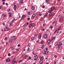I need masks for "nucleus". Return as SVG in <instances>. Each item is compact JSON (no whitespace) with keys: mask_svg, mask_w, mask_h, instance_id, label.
<instances>
[{"mask_svg":"<svg viewBox=\"0 0 64 64\" xmlns=\"http://www.w3.org/2000/svg\"><path fill=\"white\" fill-rule=\"evenodd\" d=\"M6 61L7 62H9L10 61V58H8L6 60Z\"/></svg>","mask_w":64,"mask_h":64,"instance_id":"nucleus-6","label":"nucleus"},{"mask_svg":"<svg viewBox=\"0 0 64 64\" xmlns=\"http://www.w3.org/2000/svg\"><path fill=\"white\" fill-rule=\"evenodd\" d=\"M46 25V24H43V26H45Z\"/></svg>","mask_w":64,"mask_h":64,"instance_id":"nucleus-39","label":"nucleus"},{"mask_svg":"<svg viewBox=\"0 0 64 64\" xmlns=\"http://www.w3.org/2000/svg\"><path fill=\"white\" fill-rule=\"evenodd\" d=\"M47 34H45L44 36V38H47Z\"/></svg>","mask_w":64,"mask_h":64,"instance_id":"nucleus-11","label":"nucleus"},{"mask_svg":"<svg viewBox=\"0 0 64 64\" xmlns=\"http://www.w3.org/2000/svg\"><path fill=\"white\" fill-rule=\"evenodd\" d=\"M6 5H8V3H6Z\"/></svg>","mask_w":64,"mask_h":64,"instance_id":"nucleus-63","label":"nucleus"},{"mask_svg":"<svg viewBox=\"0 0 64 64\" xmlns=\"http://www.w3.org/2000/svg\"><path fill=\"white\" fill-rule=\"evenodd\" d=\"M35 25V24H30L29 26V27H33Z\"/></svg>","mask_w":64,"mask_h":64,"instance_id":"nucleus-3","label":"nucleus"},{"mask_svg":"<svg viewBox=\"0 0 64 64\" xmlns=\"http://www.w3.org/2000/svg\"><path fill=\"white\" fill-rule=\"evenodd\" d=\"M2 24L3 25H5V23H3Z\"/></svg>","mask_w":64,"mask_h":64,"instance_id":"nucleus-49","label":"nucleus"},{"mask_svg":"<svg viewBox=\"0 0 64 64\" xmlns=\"http://www.w3.org/2000/svg\"><path fill=\"white\" fill-rule=\"evenodd\" d=\"M55 21H54V22H53L52 24H55Z\"/></svg>","mask_w":64,"mask_h":64,"instance_id":"nucleus-45","label":"nucleus"},{"mask_svg":"<svg viewBox=\"0 0 64 64\" xmlns=\"http://www.w3.org/2000/svg\"><path fill=\"white\" fill-rule=\"evenodd\" d=\"M54 9H55V6L52 7L51 8V11H53Z\"/></svg>","mask_w":64,"mask_h":64,"instance_id":"nucleus-9","label":"nucleus"},{"mask_svg":"<svg viewBox=\"0 0 64 64\" xmlns=\"http://www.w3.org/2000/svg\"><path fill=\"white\" fill-rule=\"evenodd\" d=\"M17 61H16V62H14V61H12V64H14V63H16Z\"/></svg>","mask_w":64,"mask_h":64,"instance_id":"nucleus-17","label":"nucleus"},{"mask_svg":"<svg viewBox=\"0 0 64 64\" xmlns=\"http://www.w3.org/2000/svg\"><path fill=\"white\" fill-rule=\"evenodd\" d=\"M19 62H22V60H20L19 61Z\"/></svg>","mask_w":64,"mask_h":64,"instance_id":"nucleus-43","label":"nucleus"},{"mask_svg":"<svg viewBox=\"0 0 64 64\" xmlns=\"http://www.w3.org/2000/svg\"><path fill=\"white\" fill-rule=\"evenodd\" d=\"M2 17H4V18H6V14H2Z\"/></svg>","mask_w":64,"mask_h":64,"instance_id":"nucleus-2","label":"nucleus"},{"mask_svg":"<svg viewBox=\"0 0 64 64\" xmlns=\"http://www.w3.org/2000/svg\"><path fill=\"white\" fill-rule=\"evenodd\" d=\"M48 51H45L43 52V54L44 55H48Z\"/></svg>","mask_w":64,"mask_h":64,"instance_id":"nucleus-1","label":"nucleus"},{"mask_svg":"<svg viewBox=\"0 0 64 64\" xmlns=\"http://www.w3.org/2000/svg\"><path fill=\"white\" fill-rule=\"evenodd\" d=\"M16 38V36H14L12 38L11 40H15V39Z\"/></svg>","mask_w":64,"mask_h":64,"instance_id":"nucleus-7","label":"nucleus"},{"mask_svg":"<svg viewBox=\"0 0 64 64\" xmlns=\"http://www.w3.org/2000/svg\"><path fill=\"white\" fill-rule=\"evenodd\" d=\"M8 56H10V54H8Z\"/></svg>","mask_w":64,"mask_h":64,"instance_id":"nucleus-50","label":"nucleus"},{"mask_svg":"<svg viewBox=\"0 0 64 64\" xmlns=\"http://www.w3.org/2000/svg\"><path fill=\"white\" fill-rule=\"evenodd\" d=\"M15 60H16L15 58H14L13 59V61H14V62H16V61H15Z\"/></svg>","mask_w":64,"mask_h":64,"instance_id":"nucleus-26","label":"nucleus"},{"mask_svg":"<svg viewBox=\"0 0 64 64\" xmlns=\"http://www.w3.org/2000/svg\"><path fill=\"white\" fill-rule=\"evenodd\" d=\"M53 15V12H52L50 13L49 14V15L50 16H49V17H51L52 15Z\"/></svg>","mask_w":64,"mask_h":64,"instance_id":"nucleus-4","label":"nucleus"},{"mask_svg":"<svg viewBox=\"0 0 64 64\" xmlns=\"http://www.w3.org/2000/svg\"><path fill=\"white\" fill-rule=\"evenodd\" d=\"M60 18H62V16L60 15L59 16Z\"/></svg>","mask_w":64,"mask_h":64,"instance_id":"nucleus-40","label":"nucleus"},{"mask_svg":"<svg viewBox=\"0 0 64 64\" xmlns=\"http://www.w3.org/2000/svg\"><path fill=\"white\" fill-rule=\"evenodd\" d=\"M26 50L25 49H24V51H25Z\"/></svg>","mask_w":64,"mask_h":64,"instance_id":"nucleus-60","label":"nucleus"},{"mask_svg":"<svg viewBox=\"0 0 64 64\" xmlns=\"http://www.w3.org/2000/svg\"><path fill=\"white\" fill-rule=\"evenodd\" d=\"M61 29V27H59L58 29L57 30H56V32L57 33H58L59 31Z\"/></svg>","mask_w":64,"mask_h":64,"instance_id":"nucleus-5","label":"nucleus"},{"mask_svg":"<svg viewBox=\"0 0 64 64\" xmlns=\"http://www.w3.org/2000/svg\"><path fill=\"white\" fill-rule=\"evenodd\" d=\"M39 14V12H37L36 13V14L38 15Z\"/></svg>","mask_w":64,"mask_h":64,"instance_id":"nucleus-48","label":"nucleus"},{"mask_svg":"<svg viewBox=\"0 0 64 64\" xmlns=\"http://www.w3.org/2000/svg\"><path fill=\"white\" fill-rule=\"evenodd\" d=\"M50 32V33H52V31L51 30V31H49Z\"/></svg>","mask_w":64,"mask_h":64,"instance_id":"nucleus-55","label":"nucleus"},{"mask_svg":"<svg viewBox=\"0 0 64 64\" xmlns=\"http://www.w3.org/2000/svg\"><path fill=\"white\" fill-rule=\"evenodd\" d=\"M2 4H3V5H4L5 4V2H4Z\"/></svg>","mask_w":64,"mask_h":64,"instance_id":"nucleus-54","label":"nucleus"},{"mask_svg":"<svg viewBox=\"0 0 64 64\" xmlns=\"http://www.w3.org/2000/svg\"><path fill=\"white\" fill-rule=\"evenodd\" d=\"M48 44H50V40L49 39L48 40Z\"/></svg>","mask_w":64,"mask_h":64,"instance_id":"nucleus-20","label":"nucleus"},{"mask_svg":"<svg viewBox=\"0 0 64 64\" xmlns=\"http://www.w3.org/2000/svg\"><path fill=\"white\" fill-rule=\"evenodd\" d=\"M54 57H56H56H57V56H56V55H55Z\"/></svg>","mask_w":64,"mask_h":64,"instance_id":"nucleus-56","label":"nucleus"},{"mask_svg":"<svg viewBox=\"0 0 64 64\" xmlns=\"http://www.w3.org/2000/svg\"><path fill=\"white\" fill-rule=\"evenodd\" d=\"M17 7H16V6L14 5V10H16V8Z\"/></svg>","mask_w":64,"mask_h":64,"instance_id":"nucleus-10","label":"nucleus"},{"mask_svg":"<svg viewBox=\"0 0 64 64\" xmlns=\"http://www.w3.org/2000/svg\"><path fill=\"white\" fill-rule=\"evenodd\" d=\"M58 43L57 42H55V44H54V45H57L58 44Z\"/></svg>","mask_w":64,"mask_h":64,"instance_id":"nucleus-32","label":"nucleus"},{"mask_svg":"<svg viewBox=\"0 0 64 64\" xmlns=\"http://www.w3.org/2000/svg\"><path fill=\"white\" fill-rule=\"evenodd\" d=\"M42 8H45V6H42Z\"/></svg>","mask_w":64,"mask_h":64,"instance_id":"nucleus-51","label":"nucleus"},{"mask_svg":"<svg viewBox=\"0 0 64 64\" xmlns=\"http://www.w3.org/2000/svg\"><path fill=\"white\" fill-rule=\"evenodd\" d=\"M43 59H44V58L42 57H41V58H40V60H43Z\"/></svg>","mask_w":64,"mask_h":64,"instance_id":"nucleus-23","label":"nucleus"},{"mask_svg":"<svg viewBox=\"0 0 64 64\" xmlns=\"http://www.w3.org/2000/svg\"><path fill=\"white\" fill-rule=\"evenodd\" d=\"M5 39L6 40H7V37H6L5 38Z\"/></svg>","mask_w":64,"mask_h":64,"instance_id":"nucleus-57","label":"nucleus"},{"mask_svg":"<svg viewBox=\"0 0 64 64\" xmlns=\"http://www.w3.org/2000/svg\"><path fill=\"white\" fill-rule=\"evenodd\" d=\"M34 36L32 37V38H31V40H33V39H34Z\"/></svg>","mask_w":64,"mask_h":64,"instance_id":"nucleus-24","label":"nucleus"},{"mask_svg":"<svg viewBox=\"0 0 64 64\" xmlns=\"http://www.w3.org/2000/svg\"><path fill=\"white\" fill-rule=\"evenodd\" d=\"M41 36H42L41 34H40L39 35L38 38L40 39V38H41Z\"/></svg>","mask_w":64,"mask_h":64,"instance_id":"nucleus-18","label":"nucleus"},{"mask_svg":"<svg viewBox=\"0 0 64 64\" xmlns=\"http://www.w3.org/2000/svg\"><path fill=\"white\" fill-rule=\"evenodd\" d=\"M16 51H19V50L16 49Z\"/></svg>","mask_w":64,"mask_h":64,"instance_id":"nucleus-61","label":"nucleus"},{"mask_svg":"<svg viewBox=\"0 0 64 64\" xmlns=\"http://www.w3.org/2000/svg\"><path fill=\"white\" fill-rule=\"evenodd\" d=\"M29 59H30V60L31 59V57H29Z\"/></svg>","mask_w":64,"mask_h":64,"instance_id":"nucleus-58","label":"nucleus"},{"mask_svg":"<svg viewBox=\"0 0 64 64\" xmlns=\"http://www.w3.org/2000/svg\"><path fill=\"white\" fill-rule=\"evenodd\" d=\"M47 15H48V14L46 13V14L44 16V17H47Z\"/></svg>","mask_w":64,"mask_h":64,"instance_id":"nucleus-16","label":"nucleus"},{"mask_svg":"<svg viewBox=\"0 0 64 64\" xmlns=\"http://www.w3.org/2000/svg\"><path fill=\"white\" fill-rule=\"evenodd\" d=\"M42 15V14H40L39 15V16H41Z\"/></svg>","mask_w":64,"mask_h":64,"instance_id":"nucleus-62","label":"nucleus"},{"mask_svg":"<svg viewBox=\"0 0 64 64\" xmlns=\"http://www.w3.org/2000/svg\"><path fill=\"white\" fill-rule=\"evenodd\" d=\"M43 41L42 40L41 42V44H42L44 43Z\"/></svg>","mask_w":64,"mask_h":64,"instance_id":"nucleus-30","label":"nucleus"},{"mask_svg":"<svg viewBox=\"0 0 64 64\" xmlns=\"http://www.w3.org/2000/svg\"><path fill=\"white\" fill-rule=\"evenodd\" d=\"M56 38V37L55 36H54L53 37H52V38H51V39L52 40H54Z\"/></svg>","mask_w":64,"mask_h":64,"instance_id":"nucleus-13","label":"nucleus"},{"mask_svg":"<svg viewBox=\"0 0 64 64\" xmlns=\"http://www.w3.org/2000/svg\"><path fill=\"white\" fill-rule=\"evenodd\" d=\"M18 47H20V44H18Z\"/></svg>","mask_w":64,"mask_h":64,"instance_id":"nucleus-53","label":"nucleus"},{"mask_svg":"<svg viewBox=\"0 0 64 64\" xmlns=\"http://www.w3.org/2000/svg\"><path fill=\"white\" fill-rule=\"evenodd\" d=\"M62 59H64V56H63L62 57Z\"/></svg>","mask_w":64,"mask_h":64,"instance_id":"nucleus-64","label":"nucleus"},{"mask_svg":"<svg viewBox=\"0 0 64 64\" xmlns=\"http://www.w3.org/2000/svg\"><path fill=\"white\" fill-rule=\"evenodd\" d=\"M9 16L10 17H11L12 16V14L11 12H10L9 14Z\"/></svg>","mask_w":64,"mask_h":64,"instance_id":"nucleus-19","label":"nucleus"},{"mask_svg":"<svg viewBox=\"0 0 64 64\" xmlns=\"http://www.w3.org/2000/svg\"><path fill=\"white\" fill-rule=\"evenodd\" d=\"M50 28H51V29H52V28H53V26H50Z\"/></svg>","mask_w":64,"mask_h":64,"instance_id":"nucleus-42","label":"nucleus"},{"mask_svg":"<svg viewBox=\"0 0 64 64\" xmlns=\"http://www.w3.org/2000/svg\"><path fill=\"white\" fill-rule=\"evenodd\" d=\"M25 16V15L24 14L23 15L21 18V19H23L24 18V17Z\"/></svg>","mask_w":64,"mask_h":64,"instance_id":"nucleus-12","label":"nucleus"},{"mask_svg":"<svg viewBox=\"0 0 64 64\" xmlns=\"http://www.w3.org/2000/svg\"><path fill=\"white\" fill-rule=\"evenodd\" d=\"M2 2H4V1H6V0H2Z\"/></svg>","mask_w":64,"mask_h":64,"instance_id":"nucleus-46","label":"nucleus"},{"mask_svg":"<svg viewBox=\"0 0 64 64\" xmlns=\"http://www.w3.org/2000/svg\"><path fill=\"white\" fill-rule=\"evenodd\" d=\"M56 31L55 30V32H54V34H56Z\"/></svg>","mask_w":64,"mask_h":64,"instance_id":"nucleus-52","label":"nucleus"},{"mask_svg":"<svg viewBox=\"0 0 64 64\" xmlns=\"http://www.w3.org/2000/svg\"><path fill=\"white\" fill-rule=\"evenodd\" d=\"M49 0H45V2L46 3H47L49 2Z\"/></svg>","mask_w":64,"mask_h":64,"instance_id":"nucleus-28","label":"nucleus"},{"mask_svg":"<svg viewBox=\"0 0 64 64\" xmlns=\"http://www.w3.org/2000/svg\"><path fill=\"white\" fill-rule=\"evenodd\" d=\"M40 64H42V60H40Z\"/></svg>","mask_w":64,"mask_h":64,"instance_id":"nucleus-21","label":"nucleus"},{"mask_svg":"<svg viewBox=\"0 0 64 64\" xmlns=\"http://www.w3.org/2000/svg\"><path fill=\"white\" fill-rule=\"evenodd\" d=\"M6 29L8 31L10 29H9V28H7Z\"/></svg>","mask_w":64,"mask_h":64,"instance_id":"nucleus-36","label":"nucleus"},{"mask_svg":"<svg viewBox=\"0 0 64 64\" xmlns=\"http://www.w3.org/2000/svg\"><path fill=\"white\" fill-rule=\"evenodd\" d=\"M12 40H10V41H9L10 43H12Z\"/></svg>","mask_w":64,"mask_h":64,"instance_id":"nucleus-31","label":"nucleus"},{"mask_svg":"<svg viewBox=\"0 0 64 64\" xmlns=\"http://www.w3.org/2000/svg\"><path fill=\"white\" fill-rule=\"evenodd\" d=\"M11 49H12V50H13V49H14V48L13 47H12L11 48Z\"/></svg>","mask_w":64,"mask_h":64,"instance_id":"nucleus-41","label":"nucleus"},{"mask_svg":"<svg viewBox=\"0 0 64 64\" xmlns=\"http://www.w3.org/2000/svg\"><path fill=\"white\" fill-rule=\"evenodd\" d=\"M12 24H13V23L12 22L10 24V26H12Z\"/></svg>","mask_w":64,"mask_h":64,"instance_id":"nucleus-38","label":"nucleus"},{"mask_svg":"<svg viewBox=\"0 0 64 64\" xmlns=\"http://www.w3.org/2000/svg\"><path fill=\"white\" fill-rule=\"evenodd\" d=\"M37 58H38V56L36 55L35 56L34 60V61H35V60H37Z\"/></svg>","mask_w":64,"mask_h":64,"instance_id":"nucleus-8","label":"nucleus"},{"mask_svg":"<svg viewBox=\"0 0 64 64\" xmlns=\"http://www.w3.org/2000/svg\"><path fill=\"white\" fill-rule=\"evenodd\" d=\"M44 47V45H42V49H43V48Z\"/></svg>","mask_w":64,"mask_h":64,"instance_id":"nucleus-35","label":"nucleus"},{"mask_svg":"<svg viewBox=\"0 0 64 64\" xmlns=\"http://www.w3.org/2000/svg\"><path fill=\"white\" fill-rule=\"evenodd\" d=\"M26 26V24H24V26L25 27V26Z\"/></svg>","mask_w":64,"mask_h":64,"instance_id":"nucleus-44","label":"nucleus"},{"mask_svg":"<svg viewBox=\"0 0 64 64\" xmlns=\"http://www.w3.org/2000/svg\"><path fill=\"white\" fill-rule=\"evenodd\" d=\"M29 19H30V18H28V20H29Z\"/></svg>","mask_w":64,"mask_h":64,"instance_id":"nucleus-59","label":"nucleus"},{"mask_svg":"<svg viewBox=\"0 0 64 64\" xmlns=\"http://www.w3.org/2000/svg\"><path fill=\"white\" fill-rule=\"evenodd\" d=\"M28 15H30V12H28Z\"/></svg>","mask_w":64,"mask_h":64,"instance_id":"nucleus-33","label":"nucleus"},{"mask_svg":"<svg viewBox=\"0 0 64 64\" xmlns=\"http://www.w3.org/2000/svg\"><path fill=\"white\" fill-rule=\"evenodd\" d=\"M32 9L33 10H34L35 9V7L34 6H32Z\"/></svg>","mask_w":64,"mask_h":64,"instance_id":"nucleus-15","label":"nucleus"},{"mask_svg":"<svg viewBox=\"0 0 64 64\" xmlns=\"http://www.w3.org/2000/svg\"><path fill=\"white\" fill-rule=\"evenodd\" d=\"M60 45H58V47L57 48V49H59V47H60Z\"/></svg>","mask_w":64,"mask_h":64,"instance_id":"nucleus-25","label":"nucleus"},{"mask_svg":"<svg viewBox=\"0 0 64 64\" xmlns=\"http://www.w3.org/2000/svg\"><path fill=\"white\" fill-rule=\"evenodd\" d=\"M27 51H29L30 50V49H29V48H28L27 50Z\"/></svg>","mask_w":64,"mask_h":64,"instance_id":"nucleus-37","label":"nucleus"},{"mask_svg":"<svg viewBox=\"0 0 64 64\" xmlns=\"http://www.w3.org/2000/svg\"><path fill=\"white\" fill-rule=\"evenodd\" d=\"M15 20V18L14 19L12 20V22H14V21Z\"/></svg>","mask_w":64,"mask_h":64,"instance_id":"nucleus-29","label":"nucleus"},{"mask_svg":"<svg viewBox=\"0 0 64 64\" xmlns=\"http://www.w3.org/2000/svg\"><path fill=\"white\" fill-rule=\"evenodd\" d=\"M23 2V0H20V3H22Z\"/></svg>","mask_w":64,"mask_h":64,"instance_id":"nucleus-27","label":"nucleus"},{"mask_svg":"<svg viewBox=\"0 0 64 64\" xmlns=\"http://www.w3.org/2000/svg\"><path fill=\"white\" fill-rule=\"evenodd\" d=\"M35 16H36V15L35 14H34L32 16V17L33 18H34V17H35Z\"/></svg>","mask_w":64,"mask_h":64,"instance_id":"nucleus-14","label":"nucleus"},{"mask_svg":"<svg viewBox=\"0 0 64 64\" xmlns=\"http://www.w3.org/2000/svg\"><path fill=\"white\" fill-rule=\"evenodd\" d=\"M51 11H52V10H49V11H48V12L49 13H51V12H51Z\"/></svg>","mask_w":64,"mask_h":64,"instance_id":"nucleus-34","label":"nucleus"},{"mask_svg":"<svg viewBox=\"0 0 64 64\" xmlns=\"http://www.w3.org/2000/svg\"><path fill=\"white\" fill-rule=\"evenodd\" d=\"M62 45V42H60L59 43V45Z\"/></svg>","mask_w":64,"mask_h":64,"instance_id":"nucleus-22","label":"nucleus"},{"mask_svg":"<svg viewBox=\"0 0 64 64\" xmlns=\"http://www.w3.org/2000/svg\"><path fill=\"white\" fill-rule=\"evenodd\" d=\"M15 51H13V54H14V53H15Z\"/></svg>","mask_w":64,"mask_h":64,"instance_id":"nucleus-47","label":"nucleus"}]
</instances>
